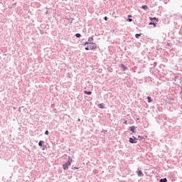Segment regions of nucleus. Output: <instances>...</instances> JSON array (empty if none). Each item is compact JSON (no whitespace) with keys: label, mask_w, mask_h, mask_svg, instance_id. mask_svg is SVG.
I'll use <instances>...</instances> for the list:
<instances>
[{"label":"nucleus","mask_w":182,"mask_h":182,"mask_svg":"<svg viewBox=\"0 0 182 182\" xmlns=\"http://www.w3.org/2000/svg\"><path fill=\"white\" fill-rule=\"evenodd\" d=\"M44 144H45V141H42V140L39 141V142H38L39 147H43V146Z\"/></svg>","instance_id":"7ed1b4c3"},{"label":"nucleus","mask_w":182,"mask_h":182,"mask_svg":"<svg viewBox=\"0 0 182 182\" xmlns=\"http://www.w3.org/2000/svg\"><path fill=\"white\" fill-rule=\"evenodd\" d=\"M128 21H129V22H132V21H133V19L129 18Z\"/></svg>","instance_id":"b1692460"},{"label":"nucleus","mask_w":182,"mask_h":182,"mask_svg":"<svg viewBox=\"0 0 182 182\" xmlns=\"http://www.w3.org/2000/svg\"><path fill=\"white\" fill-rule=\"evenodd\" d=\"M48 11H46V15H48Z\"/></svg>","instance_id":"7c9ffc66"},{"label":"nucleus","mask_w":182,"mask_h":182,"mask_svg":"<svg viewBox=\"0 0 182 182\" xmlns=\"http://www.w3.org/2000/svg\"><path fill=\"white\" fill-rule=\"evenodd\" d=\"M41 147H43V150H45V149H48V147L45 144L43 146H41Z\"/></svg>","instance_id":"6ab92c4d"},{"label":"nucleus","mask_w":182,"mask_h":182,"mask_svg":"<svg viewBox=\"0 0 182 182\" xmlns=\"http://www.w3.org/2000/svg\"><path fill=\"white\" fill-rule=\"evenodd\" d=\"M95 48H96V46H92V49H95Z\"/></svg>","instance_id":"393cba45"},{"label":"nucleus","mask_w":182,"mask_h":182,"mask_svg":"<svg viewBox=\"0 0 182 182\" xmlns=\"http://www.w3.org/2000/svg\"><path fill=\"white\" fill-rule=\"evenodd\" d=\"M75 36L76 38H81V37H82V34L77 33H75Z\"/></svg>","instance_id":"f8f14e48"},{"label":"nucleus","mask_w":182,"mask_h":182,"mask_svg":"<svg viewBox=\"0 0 182 182\" xmlns=\"http://www.w3.org/2000/svg\"><path fill=\"white\" fill-rule=\"evenodd\" d=\"M83 46H86V45L89 46V45H92V42H89V41H86L84 44H82Z\"/></svg>","instance_id":"6e6552de"},{"label":"nucleus","mask_w":182,"mask_h":182,"mask_svg":"<svg viewBox=\"0 0 182 182\" xmlns=\"http://www.w3.org/2000/svg\"><path fill=\"white\" fill-rule=\"evenodd\" d=\"M160 182H167V179L166 178L161 179Z\"/></svg>","instance_id":"dca6fc26"},{"label":"nucleus","mask_w":182,"mask_h":182,"mask_svg":"<svg viewBox=\"0 0 182 182\" xmlns=\"http://www.w3.org/2000/svg\"><path fill=\"white\" fill-rule=\"evenodd\" d=\"M149 103H151V97H147Z\"/></svg>","instance_id":"2eb2a0df"},{"label":"nucleus","mask_w":182,"mask_h":182,"mask_svg":"<svg viewBox=\"0 0 182 182\" xmlns=\"http://www.w3.org/2000/svg\"><path fill=\"white\" fill-rule=\"evenodd\" d=\"M160 1H163V2H164L165 4H167L170 0H160Z\"/></svg>","instance_id":"aec40b11"},{"label":"nucleus","mask_w":182,"mask_h":182,"mask_svg":"<svg viewBox=\"0 0 182 182\" xmlns=\"http://www.w3.org/2000/svg\"><path fill=\"white\" fill-rule=\"evenodd\" d=\"M130 130L132 132V133H136V127H134V126L130 127Z\"/></svg>","instance_id":"39448f33"},{"label":"nucleus","mask_w":182,"mask_h":182,"mask_svg":"<svg viewBox=\"0 0 182 182\" xmlns=\"http://www.w3.org/2000/svg\"><path fill=\"white\" fill-rule=\"evenodd\" d=\"M78 121L80 122V119H78Z\"/></svg>","instance_id":"2f4dec72"},{"label":"nucleus","mask_w":182,"mask_h":182,"mask_svg":"<svg viewBox=\"0 0 182 182\" xmlns=\"http://www.w3.org/2000/svg\"><path fill=\"white\" fill-rule=\"evenodd\" d=\"M128 18H132V16H131V15H129V16H128Z\"/></svg>","instance_id":"c756f323"},{"label":"nucleus","mask_w":182,"mask_h":182,"mask_svg":"<svg viewBox=\"0 0 182 182\" xmlns=\"http://www.w3.org/2000/svg\"><path fill=\"white\" fill-rule=\"evenodd\" d=\"M90 39H92V37H90V38H88V41H90Z\"/></svg>","instance_id":"c85d7f7f"},{"label":"nucleus","mask_w":182,"mask_h":182,"mask_svg":"<svg viewBox=\"0 0 182 182\" xmlns=\"http://www.w3.org/2000/svg\"><path fill=\"white\" fill-rule=\"evenodd\" d=\"M137 174H138L139 177H143V176H144L141 171H138Z\"/></svg>","instance_id":"423d86ee"},{"label":"nucleus","mask_w":182,"mask_h":182,"mask_svg":"<svg viewBox=\"0 0 182 182\" xmlns=\"http://www.w3.org/2000/svg\"><path fill=\"white\" fill-rule=\"evenodd\" d=\"M138 137L139 139H141V140H145L144 138L141 137V136H139Z\"/></svg>","instance_id":"4be33fe9"},{"label":"nucleus","mask_w":182,"mask_h":182,"mask_svg":"<svg viewBox=\"0 0 182 182\" xmlns=\"http://www.w3.org/2000/svg\"><path fill=\"white\" fill-rule=\"evenodd\" d=\"M149 25H152L154 28H156V23H149Z\"/></svg>","instance_id":"f3484780"},{"label":"nucleus","mask_w":182,"mask_h":182,"mask_svg":"<svg viewBox=\"0 0 182 182\" xmlns=\"http://www.w3.org/2000/svg\"><path fill=\"white\" fill-rule=\"evenodd\" d=\"M89 49H90V50H92V46H87L85 47V50H89Z\"/></svg>","instance_id":"9d476101"},{"label":"nucleus","mask_w":182,"mask_h":182,"mask_svg":"<svg viewBox=\"0 0 182 182\" xmlns=\"http://www.w3.org/2000/svg\"><path fill=\"white\" fill-rule=\"evenodd\" d=\"M124 124H127V120L124 121Z\"/></svg>","instance_id":"a878e982"},{"label":"nucleus","mask_w":182,"mask_h":182,"mask_svg":"<svg viewBox=\"0 0 182 182\" xmlns=\"http://www.w3.org/2000/svg\"><path fill=\"white\" fill-rule=\"evenodd\" d=\"M65 19H68L69 23H73V21H75L73 18H65Z\"/></svg>","instance_id":"20e7f679"},{"label":"nucleus","mask_w":182,"mask_h":182,"mask_svg":"<svg viewBox=\"0 0 182 182\" xmlns=\"http://www.w3.org/2000/svg\"><path fill=\"white\" fill-rule=\"evenodd\" d=\"M149 20H150V21H153V18L149 17Z\"/></svg>","instance_id":"cd10ccee"},{"label":"nucleus","mask_w":182,"mask_h":182,"mask_svg":"<svg viewBox=\"0 0 182 182\" xmlns=\"http://www.w3.org/2000/svg\"><path fill=\"white\" fill-rule=\"evenodd\" d=\"M141 9H144L146 11V10L149 9V6L144 5V6H142Z\"/></svg>","instance_id":"ddd939ff"},{"label":"nucleus","mask_w":182,"mask_h":182,"mask_svg":"<svg viewBox=\"0 0 182 182\" xmlns=\"http://www.w3.org/2000/svg\"><path fill=\"white\" fill-rule=\"evenodd\" d=\"M73 168H74V170H77V168H77V166H75V167H74Z\"/></svg>","instance_id":"5701e85b"},{"label":"nucleus","mask_w":182,"mask_h":182,"mask_svg":"<svg viewBox=\"0 0 182 182\" xmlns=\"http://www.w3.org/2000/svg\"><path fill=\"white\" fill-rule=\"evenodd\" d=\"M153 21H156V22H159V19L156 17L152 18Z\"/></svg>","instance_id":"a211bd4d"},{"label":"nucleus","mask_w":182,"mask_h":182,"mask_svg":"<svg viewBox=\"0 0 182 182\" xmlns=\"http://www.w3.org/2000/svg\"><path fill=\"white\" fill-rule=\"evenodd\" d=\"M129 143H132V144H136V143H137V140L134 137V139L133 138H129Z\"/></svg>","instance_id":"f03ea898"},{"label":"nucleus","mask_w":182,"mask_h":182,"mask_svg":"<svg viewBox=\"0 0 182 182\" xmlns=\"http://www.w3.org/2000/svg\"><path fill=\"white\" fill-rule=\"evenodd\" d=\"M72 161H73V159H72L70 156H69L68 161L63 164V170H68V168H69V166L72 164Z\"/></svg>","instance_id":"f257e3e1"},{"label":"nucleus","mask_w":182,"mask_h":182,"mask_svg":"<svg viewBox=\"0 0 182 182\" xmlns=\"http://www.w3.org/2000/svg\"><path fill=\"white\" fill-rule=\"evenodd\" d=\"M139 36H141V33L136 34V35H135V38H136V39H139Z\"/></svg>","instance_id":"4468645a"},{"label":"nucleus","mask_w":182,"mask_h":182,"mask_svg":"<svg viewBox=\"0 0 182 182\" xmlns=\"http://www.w3.org/2000/svg\"><path fill=\"white\" fill-rule=\"evenodd\" d=\"M84 93H85V95H87L88 96H90V95H92V91L85 90Z\"/></svg>","instance_id":"0eeeda50"},{"label":"nucleus","mask_w":182,"mask_h":182,"mask_svg":"<svg viewBox=\"0 0 182 182\" xmlns=\"http://www.w3.org/2000/svg\"><path fill=\"white\" fill-rule=\"evenodd\" d=\"M98 107H100V109H105V104H99Z\"/></svg>","instance_id":"1a4fd4ad"},{"label":"nucleus","mask_w":182,"mask_h":182,"mask_svg":"<svg viewBox=\"0 0 182 182\" xmlns=\"http://www.w3.org/2000/svg\"><path fill=\"white\" fill-rule=\"evenodd\" d=\"M45 134H46V136H48V134H49V131L46 130V131L45 132Z\"/></svg>","instance_id":"412c9836"},{"label":"nucleus","mask_w":182,"mask_h":182,"mask_svg":"<svg viewBox=\"0 0 182 182\" xmlns=\"http://www.w3.org/2000/svg\"><path fill=\"white\" fill-rule=\"evenodd\" d=\"M121 68H122L124 70H127V68L126 67V65H124V64H121Z\"/></svg>","instance_id":"9b49d317"},{"label":"nucleus","mask_w":182,"mask_h":182,"mask_svg":"<svg viewBox=\"0 0 182 182\" xmlns=\"http://www.w3.org/2000/svg\"><path fill=\"white\" fill-rule=\"evenodd\" d=\"M105 21H107V16L105 17Z\"/></svg>","instance_id":"bb28decb"}]
</instances>
